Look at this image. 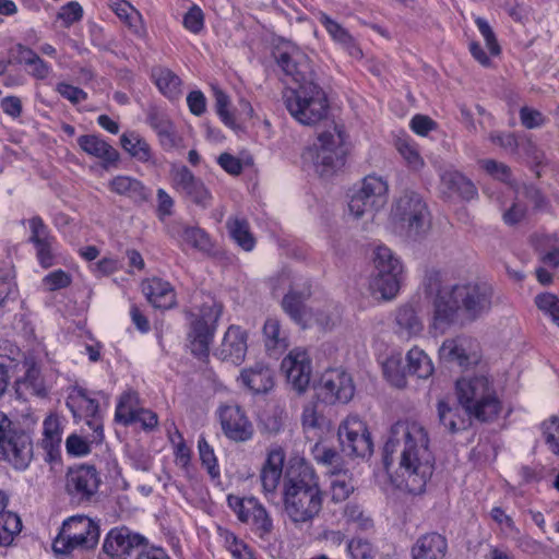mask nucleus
Instances as JSON below:
<instances>
[{"label": "nucleus", "mask_w": 559, "mask_h": 559, "mask_svg": "<svg viewBox=\"0 0 559 559\" xmlns=\"http://www.w3.org/2000/svg\"><path fill=\"white\" fill-rule=\"evenodd\" d=\"M399 454L395 483L401 489L419 495L425 490L433 471V456L429 449L426 428L415 420H400L390 431L383 447V464L386 471Z\"/></svg>", "instance_id": "1"}, {"label": "nucleus", "mask_w": 559, "mask_h": 559, "mask_svg": "<svg viewBox=\"0 0 559 559\" xmlns=\"http://www.w3.org/2000/svg\"><path fill=\"white\" fill-rule=\"evenodd\" d=\"M277 63L297 84L283 93V100L290 116L305 126H313L324 119L329 111L328 97L314 82L316 74L308 56L293 47L278 55Z\"/></svg>", "instance_id": "2"}, {"label": "nucleus", "mask_w": 559, "mask_h": 559, "mask_svg": "<svg viewBox=\"0 0 559 559\" xmlns=\"http://www.w3.org/2000/svg\"><path fill=\"white\" fill-rule=\"evenodd\" d=\"M424 285L433 299V328L443 330L462 309L469 319H477L491 308L492 287L487 283L468 282L444 285L443 274L437 270L426 273Z\"/></svg>", "instance_id": "3"}, {"label": "nucleus", "mask_w": 559, "mask_h": 559, "mask_svg": "<svg viewBox=\"0 0 559 559\" xmlns=\"http://www.w3.org/2000/svg\"><path fill=\"white\" fill-rule=\"evenodd\" d=\"M286 516L295 526L311 523L321 512L323 493L314 468L304 461L286 469L282 486Z\"/></svg>", "instance_id": "4"}, {"label": "nucleus", "mask_w": 559, "mask_h": 559, "mask_svg": "<svg viewBox=\"0 0 559 559\" xmlns=\"http://www.w3.org/2000/svg\"><path fill=\"white\" fill-rule=\"evenodd\" d=\"M460 406L479 421H491L501 412L493 382L485 374L465 376L455 382Z\"/></svg>", "instance_id": "5"}, {"label": "nucleus", "mask_w": 559, "mask_h": 559, "mask_svg": "<svg viewBox=\"0 0 559 559\" xmlns=\"http://www.w3.org/2000/svg\"><path fill=\"white\" fill-rule=\"evenodd\" d=\"M391 224L400 236L417 241L430 229V213L423 198L413 191L403 193L392 205Z\"/></svg>", "instance_id": "6"}, {"label": "nucleus", "mask_w": 559, "mask_h": 559, "mask_svg": "<svg viewBox=\"0 0 559 559\" xmlns=\"http://www.w3.org/2000/svg\"><path fill=\"white\" fill-rule=\"evenodd\" d=\"M344 143L343 126L333 122L330 129L319 133L317 141L307 150L306 158L313 163L320 175H329L344 165Z\"/></svg>", "instance_id": "7"}, {"label": "nucleus", "mask_w": 559, "mask_h": 559, "mask_svg": "<svg viewBox=\"0 0 559 559\" xmlns=\"http://www.w3.org/2000/svg\"><path fill=\"white\" fill-rule=\"evenodd\" d=\"M99 526L86 515H73L67 519L53 539L52 548L57 554L70 555L76 549L88 550L99 540Z\"/></svg>", "instance_id": "8"}, {"label": "nucleus", "mask_w": 559, "mask_h": 559, "mask_svg": "<svg viewBox=\"0 0 559 559\" xmlns=\"http://www.w3.org/2000/svg\"><path fill=\"white\" fill-rule=\"evenodd\" d=\"M223 312V306L214 298L206 299L190 313L192 320L188 334L191 353L197 357H206L213 341L217 321Z\"/></svg>", "instance_id": "9"}, {"label": "nucleus", "mask_w": 559, "mask_h": 559, "mask_svg": "<svg viewBox=\"0 0 559 559\" xmlns=\"http://www.w3.org/2000/svg\"><path fill=\"white\" fill-rule=\"evenodd\" d=\"M0 460L15 469H26L33 460V442L28 433L0 412Z\"/></svg>", "instance_id": "10"}, {"label": "nucleus", "mask_w": 559, "mask_h": 559, "mask_svg": "<svg viewBox=\"0 0 559 559\" xmlns=\"http://www.w3.org/2000/svg\"><path fill=\"white\" fill-rule=\"evenodd\" d=\"M388 199V180L374 174L368 175L362 179L360 188L348 202L349 214L356 219L364 216L372 217L374 213L384 207Z\"/></svg>", "instance_id": "11"}, {"label": "nucleus", "mask_w": 559, "mask_h": 559, "mask_svg": "<svg viewBox=\"0 0 559 559\" xmlns=\"http://www.w3.org/2000/svg\"><path fill=\"white\" fill-rule=\"evenodd\" d=\"M337 436L342 451L348 456L367 457L371 455L373 443L367 425L358 416L350 415L338 427Z\"/></svg>", "instance_id": "12"}, {"label": "nucleus", "mask_w": 559, "mask_h": 559, "mask_svg": "<svg viewBox=\"0 0 559 559\" xmlns=\"http://www.w3.org/2000/svg\"><path fill=\"white\" fill-rule=\"evenodd\" d=\"M102 483L99 473L92 465H80L67 474L66 490L78 503L91 502Z\"/></svg>", "instance_id": "13"}, {"label": "nucleus", "mask_w": 559, "mask_h": 559, "mask_svg": "<svg viewBox=\"0 0 559 559\" xmlns=\"http://www.w3.org/2000/svg\"><path fill=\"white\" fill-rule=\"evenodd\" d=\"M228 504L243 523H251L260 537L273 531V521L266 509L254 497L239 498L228 496Z\"/></svg>", "instance_id": "14"}, {"label": "nucleus", "mask_w": 559, "mask_h": 559, "mask_svg": "<svg viewBox=\"0 0 559 559\" xmlns=\"http://www.w3.org/2000/svg\"><path fill=\"white\" fill-rule=\"evenodd\" d=\"M355 386L348 373L332 369L325 371L317 386V395L326 404L347 403L354 396Z\"/></svg>", "instance_id": "15"}, {"label": "nucleus", "mask_w": 559, "mask_h": 559, "mask_svg": "<svg viewBox=\"0 0 559 559\" xmlns=\"http://www.w3.org/2000/svg\"><path fill=\"white\" fill-rule=\"evenodd\" d=\"M218 415L222 429L228 439L245 442L252 438V424L238 405H224Z\"/></svg>", "instance_id": "16"}, {"label": "nucleus", "mask_w": 559, "mask_h": 559, "mask_svg": "<svg viewBox=\"0 0 559 559\" xmlns=\"http://www.w3.org/2000/svg\"><path fill=\"white\" fill-rule=\"evenodd\" d=\"M281 368L296 391L304 392L308 388L311 379V360L306 350H292L283 359Z\"/></svg>", "instance_id": "17"}, {"label": "nucleus", "mask_w": 559, "mask_h": 559, "mask_svg": "<svg viewBox=\"0 0 559 559\" xmlns=\"http://www.w3.org/2000/svg\"><path fill=\"white\" fill-rule=\"evenodd\" d=\"M174 187L195 204L206 207L210 205L212 195L204 183L194 177L186 166L174 167L171 170Z\"/></svg>", "instance_id": "18"}, {"label": "nucleus", "mask_w": 559, "mask_h": 559, "mask_svg": "<svg viewBox=\"0 0 559 559\" xmlns=\"http://www.w3.org/2000/svg\"><path fill=\"white\" fill-rule=\"evenodd\" d=\"M304 293L289 292L282 300L284 311L302 328H306L314 321L322 328H328L331 324V318L324 313H313L312 309H307L304 305Z\"/></svg>", "instance_id": "19"}, {"label": "nucleus", "mask_w": 559, "mask_h": 559, "mask_svg": "<svg viewBox=\"0 0 559 559\" xmlns=\"http://www.w3.org/2000/svg\"><path fill=\"white\" fill-rule=\"evenodd\" d=\"M145 538L140 534L132 533L128 527H115L107 534L103 550L112 558H124L131 551L141 546Z\"/></svg>", "instance_id": "20"}, {"label": "nucleus", "mask_w": 559, "mask_h": 559, "mask_svg": "<svg viewBox=\"0 0 559 559\" xmlns=\"http://www.w3.org/2000/svg\"><path fill=\"white\" fill-rule=\"evenodd\" d=\"M247 340L248 335L245 330L238 325H230L225 332L216 355L224 361L240 365L247 354Z\"/></svg>", "instance_id": "21"}, {"label": "nucleus", "mask_w": 559, "mask_h": 559, "mask_svg": "<svg viewBox=\"0 0 559 559\" xmlns=\"http://www.w3.org/2000/svg\"><path fill=\"white\" fill-rule=\"evenodd\" d=\"M285 454L281 449L269 452L267 457L262 465L260 480L263 493L267 499L274 498L280 480L283 475V465Z\"/></svg>", "instance_id": "22"}, {"label": "nucleus", "mask_w": 559, "mask_h": 559, "mask_svg": "<svg viewBox=\"0 0 559 559\" xmlns=\"http://www.w3.org/2000/svg\"><path fill=\"white\" fill-rule=\"evenodd\" d=\"M78 144L86 154L100 159L105 168L116 165L119 160V152L98 135H81L78 138Z\"/></svg>", "instance_id": "23"}, {"label": "nucleus", "mask_w": 559, "mask_h": 559, "mask_svg": "<svg viewBox=\"0 0 559 559\" xmlns=\"http://www.w3.org/2000/svg\"><path fill=\"white\" fill-rule=\"evenodd\" d=\"M448 550L447 539L438 533H427L416 539L411 549L412 559H443Z\"/></svg>", "instance_id": "24"}, {"label": "nucleus", "mask_w": 559, "mask_h": 559, "mask_svg": "<svg viewBox=\"0 0 559 559\" xmlns=\"http://www.w3.org/2000/svg\"><path fill=\"white\" fill-rule=\"evenodd\" d=\"M437 413L440 425L451 433L467 429L471 426V419L474 418L460 404L451 405L444 400L438 402Z\"/></svg>", "instance_id": "25"}, {"label": "nucleus", "mask_w": 559, "mask_h": 559, "mask_svg": "<svg viewBox=\"0 0 559 559\" xmlns=\"http://www.w3.org/2000/svg\"><path fill=\"white\" fill-rule=\"evenodd\" d=\"M239 381L243 386L252 393H266L274 385L272 370L262 362H257L254 366L245 368L240 376Z\"/></svg>", "instance_id": "26"}, {"label": "nucleus", "mask_w": 559, "mask_h": 559, "mask_svg": "<svg viewBox=\"0 0 559 559\" xmlns=\"http://www.w3.org/2000/svg\"><path fill=\"white\" fill-rule=\"evenodd\" d=\"M24 376L15 382L16 393L21 396H45L47 391L38 365L34 360L27 359L24 361Z\"/></svg>", "instance_id": "27"}, {"label": "nucleus", "mask_w": 559, "mask_h": 559, "mask_svg": "<svg viewBox=\"0 0 559 559\" xmlns=\"http://www.w3.org/2000/svg\"><path fill=\"white\" fill-rule=\"evenodd\" d=\"M142 292L153 307L169 309L176 304L174 288L168 282L154 277L142 283Z\"/></svg>", "instance_id": "28"}, {"label": "nucleus", "mask_w": 559, "mask_h": 559, "mask_svg": "<svg viewBox=\"0 0 559 559\" xmlns=\"http://www.w3.org/2000/svg\"><path fill=\"white\" fill-rule=\"evenodd\" d=\"M319 21L324 26L329 35L333 38V40L342 46V48L345 49L350 57L355 59H361L364 57L362 50L354 37L340 23L331 19L325 13L320 14Z\"/></svg>", "instance_id": "29"}, {"label": "nucleus", "mask_w": 559, "mask_h": 559, "mask_svg": "<svg viewBox=\"0 0 559 559\" xmlns=\"http://www.w3.org/2000/svg\"><path fill=\"white\" fill-rule=\"evenodd\" d=\"M263 343L270 355L277 356L288 347L287 333L276 318H267L263 325Z\"/></svg>", "instance_id": "30"}, {"label": "nucleus", "mask_w": 559, "mask_h": 559, "mask_svg": "<svg viewBox=\"0 0 559 559\" xmlns=\"http://www.w3.org/2000/svg\"><path fill=\"white\" fill-rule=\"evenodd\" d=\"M110 191L127 197L135 202H142L147 199V191L144 185L136 178L130 176H116L108 185Z\"/></svg>", "instance_id": "31"}, {"label": "nucleus", "mask_w": 559, "mask_h": 559, "mask_svg": "<svg viewBox=\"0 0 559 559\" xmlns=\"http://www.w3.org/2000/svg\"><path fill=\"white\" fill-rule=\"evenodd\" d=\"M441 181L450 192L457 194L463 200L469 201L478 195L477 188L473 181L459 171H444L441 176Z\"/></svg>", "instance_id": "32"}, {"label": "nucleus", "mask_w": 559, "mask_h": 559, "mask_svg": "<svg viewBox=\"0 0 559 559\" xmlns=\"http://www.w3.org/2000/svg\"><path fill=\"white\" fill-rule=\"evenodd\" d=\"M120 144L136 160L141 163L152 162L153 153L151 146L139 133L134 131L124 132L120 136Z\"/></svg>", "instance_id": "33"}, {"label": "nucleus", "mask_w": 559, "mask_h": 559, "mask_svg": "<svg viewBox=\"0 0 559 559\" xmlns=\"http://www.w3.org/2000/svg\"><path fill=\"white\" fill-rule=\"evenodd\" d=\"M406 362L407 372L419 379H428L435 371L431 358L418 346L407 352Z\"/></svg>", "instance_id": "34"}, {"label": "nucleus", "mask_w": 559, "mask_h": 559, "mask_svg": "<svg viewBox=\"0 0 559 559\" xmlns=\"http://www.w3.org/2000/svg\"><path fill=\"white\" fill-rule=\"evenodd\" d=\"M152 78L160 91L166 97L176 99L181 94V80L168 68H155L152 71Z\"/></svg>", "instance_id": "35"}, {"label": "nucleus", "mask_w": 559, "mask_h": 559, "mask_svg": "<svg viewBox=\"0 0 559 559\" xmlns=\"http://www.w3.org/2000/svg\"><path fill=\"white\" fill-rule=\"evenodd\" d=\"M330 480V492L333 502L345 501L355 489L352 474L348 469L343 468L329 475Z\"/></svg>", "instance_id": "36"}, {"label": "nucleus", "mask_w": 559, "mask_h": 559, "mask_svg": "<svg viewBox=\"0 0 559 559\" xmlns=\"http://www.w3.org/2000/svg\"><path fill=\"white\" fill-rule=\"evenodd\" d=\"M67 405L71 408L74 416H84L86 418H95L99 408L98 402L92 399L83 389H79L70 395Z\"/></svg>", "instance_id": "37"}, {"label": "nucleus", "mask_w": 559, "mask_h": 559, "mask_svg": "<svg viewBox=\"0 0 559 559\" xmlns=\"http://www.w3.org/2000/svg\"><path fill=\"white\" fill-rule=\"evenodd\" d=\"M374 273L373 275L397 274L402 275L403 265L388 247H378L374 252Z\"/></svg>", "instance_id": "38"}, {"label": "nucleus", "mask_w": 559, "mask_h": 559, "mask_svg": "<svg viewBox=\"0 0 559 559\" xmlns=\"http://www.w3.org/2000/svg\"><path fill=\"white\" fill-rule=\"evenodd\" d=\"M402 275H373L370 282L372 293L379 294L384 300L393 299L400 290Z\"/></svg>", "instance_id": "39"}, {"label": "nucleus", "mask_w": 559, "mask_h": 559, "mask_svg": "<svg viewBox=\"0 0 559 559\" xmlns=\"http://www.w3.org/2000/svg\"><path fill=\"white\" fill-rule=\"evenodd\" d=\"M139 409L138 394L135 392H126L120 396L116 407V420L126 426L133 424Z\"/></svg>", "instance_id": "40"}, {"label": "nucleus", "mask_w": 559, "mask_h": 559, "mask_svg": "<svg viewBox=\"0 0 559 559\" xmlns=\"http://www.w3.org/2000/svg\"><path fill=\"white\" fill-rule=\"evenodd\" d=\"M395 320L400 328V333L407 338L418 335L423 330L421 321L409 306L401 307L396 312Z\"/></svg>", "instance_id": "41"}, {"label": "nucleus", "mask_w": 559, "mask_h": 559, "mask_svg": "<svg viewBox=\"0 0 559 559\" xmlns=\"http://www.w3.org/2000/svg\"><path fill=\"white\" fill-rule=\"evenodd\" d=\"M383 374L394 386L402 389L406 386V368L403 366L401 354L391 355L382 366Z\"/></svg>", "instance_id": "42"}, {"label": "nucleus", "mask_w": 559, "mask_h": 559, "mask_svg": "<svg viewBox=\"0 0 559 559\" xmlns=\"http://www.w3.org/2000/svg\"><path fill=\"white\" fill-rule=\"evenodd\" d=\"M227 227L231 238L246 251L253 249L255 240L250 233L249 224L246 219L234 217L227 221Z\"/></svg>", "instance_id": "43"}, {"label": "nucleus", "mask_w": 559, "mask_h": 559, "mask_svg": "<svg viewBox=\"0 0 559 559\" xmlns=\"http://www.w3.org/2000/svg\"><path fill=\"white\" fill-rule=\"evenodd\" d=\"M312 452L317 463L326 468L328 475L345 468L343 459L335 449L317 443Z\"/></svg>", "instance_id": "44"}, {"label": "nucleus", "mask_w": 559, "mask_h": 559, "mask_svg": "<svg viewBox=\"0 0 559 559\" xmlns=\"http://www.w3.org/2000/svg\"><path fill=\"white\" fill-rule=\"evenodd\" d=\"M440 357L449 362H456L461 367L469 365L471 359L463 342L460 340H447L440 347Z\"/></svg>", "instance_id": "45"}, {"label": "nucleus", "mask_w": 559, "mask_h": 559, "mask_svg": "<svg viewBox=\"0 0 559 559\" xmlns=\"http://www.w3.org/2000/svg\"><path fill=\"white\" fill-rule=\"evenodd\" d=\"M179 238L187 245L198 250H209L211 241L207 234L199 228L192 226H180L177 230Z\"/></svg>", "instance_id": "46"}, {"label": "nucleus", "mask_w": 559, "mask_h": 559, "mask_svg": "<svg viewBox=\"0 0 559 559\" xmlns=\"http://www.w3.org/2000/svg\"><path fill=\"white\" fill-rule=\"evenodd\" d=\"M343 516L346 520V523L354 524L357 530L362 532H368L373 528V521L371 516L358 504H346L343 511Z\"/></svg>", "instance_id": "47"}, {"label": "nucleus", "mask_w": 559, "mask_h": 559, "mask_svg": "<svg viewBox=\"0 0 559 559\" xmlns=\"http://www.w3.org/2000/svg\"><path fill=\"white\" fill-rule=\"evenodd\" d=\"M43 447L46 450L52 451L59 447L61 442V428L59 418L56 415H49L45 418L43 424Z\"/></svg>", "instance_id": "48"}, {"label": "nucleus", "mask_w": 559, "mask_h": 559, "mask_svg": "<svg viewBox=\"0 0 559 559\" xmlns=\"http://www.w3.org/2000/svg\"><path fill=\"white\" fill-rule=\"evenodd\" d=\"M108 5L124 24L136 27L141 15L127 0H109Z\"/></svg>", "instance_id": "49"}, {"label": "nucleus", "mask_w": 559, "mask_h": 559, "mask_svg": "<svg viewBox=\"0 0 559 559\" xmlns=\"http://www.w3.org/2000/svg\"><path fill=\"white\" fill-rule=\"evenodd\" d=\"M534 301L538 310L548 316L559 326V298L554 294L543 293L538 294Z\"/></svg>", "instance_id": "50"}, {"label": "nucleus", "mask_w": 559, "mask_h": 559, "mask_svg": "<svg viewBox=\"0 0 559 559\" xmlns=\"http://www.w3.org/2000/svg\"><path fill=\"white\" fill-rule=\"evenodd\" d=\"M29 226V242L33 246H37L40 243L55 241V237L50 234L48 226L44 223L41 217L33 216L28 219Z\"/></svg>", "instance_id": "51"}, {"label": "nucleus", "mask_w": 559, "mask_h": 559, "mask_svg": "<svg viewBox=\"0 0 559 559\" xmlns=\"http://www.w3.org/2000/svg\"><path fill=\"white\" fill-rule=\"evenodd\" d=\"M347 551L352 559H374L377 548L367 539L353 538L347 544Z\"/></svg>", "instance_id": "52"}, {"label": "nucleus", "mask_w": 559, "mask_h": 559, "mask_svg": "<svg viewBox=\"0 0 559 559\" xmlns=\"http://www.w3.org/2000/svg\"><path fill=\"white\" fill-rule=\"evenodd\" d=\"M543 436L548 449L559 456V418L551 417L542 424Z\"/></svg>", "instance_id": "53"}, {"label": "nucleus", "mask_w": 559, "mask_h": 559, "mask_svg": "<svg viewBox=\"0 0 559 559\" xmlns=\"http://www.w3.org/2000/svg\"><path fill=\"white\" fill-rule=\"evenodd\" d=\"M396 148L412 169L418 170L423 167V158L420 157L416 146L408 140L399 139L396 142Z\"/></svg>", "instance_id": "54"}, {"label": "nucleus", "mask_w": 559, "mask_h": 559, "mask_svg": "<svg viewBox=\"0 0 559 559\" xmlns=\"http://www.w3.org/2000/svg\"><path fill=\"white\" fill-rule=\"evenodd\" d=\"M198 448H199V454L200 459L202 461V464L207 469L209 474L212 477H216L219 475V469L217 466V460L214 454V450L212 447L207 443L205 438L201 437L198 441Z\"/></svg>", "instance_id": "55"}, {"label": "nucleus", "mask_w": 559, "mask_h": 559, "mask_svg": "<svg viewBox=\"0 0 559 559\" xmlns=\"http://www.w3.org/2000/svg\"><path fill=\"white\" fill-rule=\"evenodd\" d=\"M70 284L71 275L62 270L50 272L41 281V286L46 292H56L68 287Z\"/></svg>", "instance_id": "56"}, {"label": "nucleus", "mask_w": 559, "mask_h": 559, "mask_svg": "<svg viewBox=\"0 0 559 559\" xmlns=\"http://www.w3.org/2000/svg\"><path fill=\"white\" fill-rule=\"evenodd\" d=\"M479 165L492 178L507 183L511 182V169L506 164L495 159H483Z\"/></svg>", "instance_id": "57"}, {"label": "nucleus", "mask_w": 559, "mask_h": 559, "mask_svg": "<svg viewBox=\"0 0 559 559\" xmlns=\"http://www.w3.org/2000/svg\"><path fill=\"white\" fill-rule=\"evenodd\" d=\"M82 16L83 9L76 1H71L62 5L57 14V17L62 21L66 27H69L73 23L80 21Z\"/></svg>", "instance_id": "58"}, {"label": "nucleus", "mask_w": 559, "mask_h": 559, "mask_svg": "<svg viewBox=\"0 0 559 559\" xmlns=\"http://www.w3.org/2000/svg\"><path fill=\"white\" fill-rule=\"evenodd\" d=\"M323 421L324 417L319 413L317 403H309L304 407L301 423L305 430L320 428Z\"/></svg>", "instance_id": "59"}, {"label": "nucleus", "mask_w": 559, "mask_h": 559, "mask_svg": "<svg viewBox=\"0 0 559 559\" xmlns=\"http://www.w3.org/2000/svg\"><path fill=\"white\" fill-rule=\"evenodd\" d=\"M214 96H215V108H216L217 115L219 116V118L226 126L233 127L235 124V119H234V116L228 110V106H229L228 96L221 90H215Z\"/></svg>", "instance_id": "60"}, {"label": "nucleus", "mask_w": 559, "mask_h": 559, "mask_svg": "<svg viewBox=\"0 0 559 559\" xmlns=\"http://www.w3.org/2000/svg\"><path fill=\"white\" fill-rule=\"evenodd\" d=\"M157 136L160 146L167 152L183 146L182 138L178 134L174 124L170 128L163 130V132H159Z\"/></svg>", "instance_id": "61"}, {"label": "nucleus", "mask_w": 559, "mask_h": 559, "mask_svg": "<svg viewBox=\"0 0 559 559\" xmlns=\"http://www.w3.org/2000/svg\"><path fill=\"white\" fill-rule=\"evenodd\" d=\"M475 23L480 32V34L483 35L485 41H486V46L487 48L489 49L490 53L492 56H497L500 53V46L497 41V38L495 36V33L491 29L490 25L488 24V22L483 19V17H477L475 20Z\"/></svg>", "instance_id": "62"}, {"label": "nucleus", "mask_w": 559, "mask_h": 559, "mask_svg": "<svg viewBox=\"0 0 559 559\" xmlns=\"http://www.w3.org/2000/svg\"><path fill=\"white\" fill-rule=\"evenodd\" d=\"M520 120L526 129H536L545 124L546 117L540 111L524 106L520 109Z\"/></svg>", "instance_id": "63"}, {"label": "nucleus", "mask_w": 559, "mask_h": 559, "mask_svg": "<svg viewBox=\"0 0 559 559\" xmlns=\"http://www.w3.org/2000/svg\"><path fill=\"white\" fill-rule=\"evenodd\" d=\"M56 240L34 246L39 264L48 269L55 264Z\"/></svg>", "instance_id": "64"}]
</instances>
